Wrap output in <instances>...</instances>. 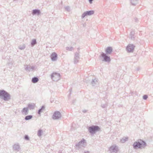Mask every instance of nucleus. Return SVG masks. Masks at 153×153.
<instances>
[{
	"label": "nucleus",
	"instance_id": "nucleus-1",
	"mask_svg": "<svg viewBox=\"0 0 153 153\" xmlns=\"http://www.w3.org/2000/svg\"><path fill=\"white\" fill-rule=\"evenodd\" d=\"M0 98L5 101H8L10 99V95L6 91L0 90Z\"/></svg>",
	"mask_w": 153,
	"mask_h": 153
},
{
	"label": "nucleus",
	"instance_id": "nucleus-2",
	"mask_svg": "<svg viewBox=\"0 0 153 153\" xmlns=\"http://www.w3.org/2000/svg\"><path fill=\"white\" fill-rule=\"evenodd\" d=\"M88 131L91 135H94L97 131H100V128L98 126L92 125L89 127Z\"/></svg>",
	"mask_w": 153,
	"mask_h": 153
},
{
	"label": "nucleus",
	"instance_id": "nucleus-3",
	"mask_svg": "<svg viewBox=\"0 0 153 153\" xmlns=\"http://www.w3.org/2000/svg\"><path fill=\"white\" fill-rule=\"evenodd\" d=\"M102 52L101 53L100 57L102 59V61L109 62L111 61V59L110 56Z\"/></svg>",
	"mask_w": 153,
	"mask_h": 153
},
{
	"label": "nucleus",
	"instance_id": "nucleus-4",
	"mask_svg": "<svg viewBox=\"0 0 153 153\" xmlns=\"http://www.w3.org/2000/svg\"><path fill=\"white\" fill-rule=\"evenodd\" d=\"M60 74L53 72L51 74V78L53 81H57L60 79Z\"/></svg>",
	"mask_w": 153,
	"mask_h": 153
},
{
	"label": "nucleus",
	"instance_id": "nucleus-5",
	"mask_svg": "<svg viewBox=\"0 0 153 153\" xmlns=\"http://www.w3.org/2000/svg\"><path fill=\"white\" fill-rule=\"evenodd\" d=\"M94 13V11L93 10L85 11L82 14L81 18L82 19H83L86 16L92 15H93Z\"/></svg>",
	"mask_w": 153,
	"mask_h": 153
},
{
	"label": "nucleus",
	"instance_id": "nucleus-6",
	"mask_svg": "<svg viewBox=\"0 0 153 153\" xmlns=\"http://www.w3.org/2000/svg\"><path fill=\"white\" fill-rule=\"evenodd\" d=\"M135 47L134 45L129 44L127 46L126 49L128 53L133 52Z\"/></svg>",
	"mask_w": 153,
	"mask_h": 153
},
{
	"label": "nucleus",
	"instance_id": "nucleus-7",
	"mask_svg": "<svg viewBox=\"0 0 153 153\" xmlns=\"http://www.w3.org/2000/svg\"><path fill=\"white\" fill-rule=\"evenodd\" d=\"M61 117V113L58 111H55L52 116V118L53 120H58Z\"/></svg>",
	"mask_w": 153,
	"mask_h": 153
},
{
	"label": "nucleus",
	"instance_id": "nucleus-8",
	"mask_svg": "<svg viewBox=\"0 0 153 153\" xmlns=\"http://www.w3.org/2000/svg\"><path fill=\"white\" fill-rule=\"evenodd\" d=\"M109 150L111 153H117L118 151V147L115 145H112L109 148Z\"/></svg>",
	"mask_w": 153,
	"mask_h": 153
},
{
	"label": "nucleus",
	"instance_id": "nucleus-9",
	"mask_svg": "<svg viewBox=\"0 0 153 153\" xmlns=\"http://www.w3.org/2000/svg\"><path fill=\"white\" fill-rule=\"evenodd\" d=\"M85 143V140L83 138L80 142L76 144V146L78 148H80L82 147H83L84 144Z\"/></svg>",
	"mask_w": 153,
	"mask_h": 153
},
{
	"label": "nucleus",
	"instance_id": "nucleus-10",
	"mask_svg": "<svg viewBox=\"0 0 153 153\" xmlns=\"http://www.w3.org/2000/svg\"><path fill=\"white\" fill-rule=\"evenodd\" d=\"M80 55L79 54V52H76L75 53L74 58V62L75 64L77 63L80 59Z\"/></svg>",
	"mask_w": 153,
	"mask_h": 153
},
{
	"label": "nucleus",
	"instance_id": "nucleus-11",
	"mask_svg": "<svg viewBox=\"0 0 153 153\" xmlns=\"http://www.w3.org/2000/svg\"><path fill=\"white\" fill-rule=\"evenodd\" d=\"M140 140V149H144L147 145L146 143L143 140L139 139Z\"/></svg>",
	"mask_w": 153,
	"mask_h": 153
},
{
	"label": "nucleus",
	"instance_id": "nucleus-12",
	"mask_svg": "<svg viewBox=\"0 0 153 153\" xmlns=\"http://www.w3.org/2000/svg\"><path fill=\"white\" fill-rule=\"evenodd\" d=\"M133 148L134 149H140V140H138L137 141L135 142L133 144Z\"/></svg>",
	"mask_w": 153,
	"mask_h": 153
},
{
	"label": "nucleus",
	"instance_id": "nucleus-13",
	"mask_svg": "<svg viewBox=\"0 0 153 153\" xmlns=\"http://www.w3.org/2000/svg\"><path fill=\"white\" fill-rule=\"evenodd\" d=\"M51 58L53 61H56L57 58V54L55 52L53 53L51 55Z\"/></svg>",
	"mask_w": 153,
	"mask_h": 153
},
{
	"label": "nucleus",
	"instance_id": "nucleus-14",
	"mask_svg": "<svg viewBox=\"0 0 153 153\" xmlns=\"http://www.w3.org/2000/svg\"><path fill=\"white\" fill-rule=\"evenodd\" d=\"M13 149L14 151H16L17 152L19 151L21 149L20 146L18 143L14 144L13 145Z\"/></svg>",
	"mask_w": 153,
	"mask_h": 153
},
{
	"label": "nucleus",
	"instance_id": "nucleus-15",
	"mask_svg": "<svg viewBox=\"0 0 153 153\" xmlns=\"http://www.w3.org/2000/svg\"><path fill=\"white\" fill-rule=\"evenodd\" d=\"M106 54L110 55L113 51V49L111 47H107L106 49L105 50Z\"/></svg>",
	"mask_w": 153,
	"mask_h": 153
},
{
	"label": "nucleus",
	"instance_id": "nucleus-16",
	"mask_svg": "<svg viewBox=\"0 0 153 153\" xmlns=\"http://www.w3.org/2000/svg\"><path fill=\"white\" fill-rule=\"evenodd\" d=\"M41 13L40 10L38 9H35L33 10L32 11V14L33 15H37L38 16Z\"/></svg>",
	"mask_w": 153,
	"mask_h": 153
},
{
	"label": "nucleus",
	"instance_id": "nucleus-17",
	"mask_svg": "<svg viewBox=\"0 0 153 153\" xmlns=\"http://www.w3.org/2000/svg\"><path fill=\"white\" fill-rule=\"evenodd\" d=\"M28 108L27 107H25L23 108L22 110L21 111V112L23 114L26 115L28 114Z\"/></svg>",
	"mask_w": 153,
	"mask_h": 153
},
{
	"label": "nucleus",
	"instance_id": "nucleus-18",
	"mask_svg": "<svg viewBox=\"0 0 153 153\" xmlns=\"http://www.w3.org/2000/svg\"><path fill=\"white\" fill-rule=\"evenodd\" d=\"M35 104L34 103H29L27 105V107L28 109L30 110L33 109L34 108Z\"/></svg>",
	"mask_w": 153,
	"mask_h": 153
},
{
	"label": "nucleus",
	"instance_id": "nucleus-19",
	"mask_svg": "<svg viewBox=\"0 0 153 153\" xmlns=\"http://www.w3.org/2000/svg\"><path fill=\"white\" fill-rule=\"evenodd\" d=\"M39 81V79L37 77H34L32 78L31 82L33 83H36Z\"/></svg>",
	"mask_w": 153,
	"mask_h": 153
},
{
	"label": "nucleus",
	"instance_id": "nucleus-20",
	"mask_svg": "<svg viewBox=\"0 0 153 153\" xmlns=\"http://www.w3.org/2000/svg\"><path fill=\"white\" fill-rule=\"evenodd\" d=\"M97 82V79L95 78L94 79H93L91 82V84L93 86H94L96 83Z\"/></svg>",
	"mask_w": 153,
	"mask_h": 153
},
{
	"label": "nucleus",
	"instance_id": "nucleus-21",
	"mask_svg": "<svg viewBox=\"0 0 153 153\" xmlns=\"http://www.w3.org/2000/svg\"><path fill=\"white\" fill-rule=\"evenodd\" d=\"M128 138L127 137H124L120 140V142L122 143H124L128 140Z\"/></svg>",
	"mask_w": 153,
	"mask_h": 153
},
{
	"label": "nucleus",
	"instance_id": "nucleus-22",
	"mask_svg": "<svg viewBox=\"0 0 153 153\" xmlns=\"http://www.w3.org/2000/svg\"><path fill=\"white\" fill-rule=\"evenodd\" d=\"M45 105H42L41 108L39 109L38 111V114L39 115L41 114V112H42V111L45 110Z\"/></svg>",
	"mask_w": 153,
	"mask_h": 153
},
{
	"label": "nucleus",
	"instance_id": "nucleus-23",
	"mask_svg": "<svg viewBox=\"0 0 153 153\" xmlns=\"http://www.w3.org/2000/svg\"><path fill=\"white\" fill-rule=\"evenodd\" d=\"M138 0H131V3L133 6H135L138 3Z\"/></svg>",
	"mask_w": 153,
	"mask_h": 153
},
{
	"label": "nucleus",
	"instance_id": "nucleus-24",
	"mask_svg": "<svg viewBox=\"0 0 153 153\" xmlns=\"http://www.w3.org/2000/svg\"><path fill=\"white\" fill-rule=\"evenodd\" d=\"M37 44L36 39H33L32 40L31 42V45L32 47H33L35 45Z\"/></svg>",
	"mask_w": 153,
	"mask_h": 153
},
{
	"label": "nucleus",
	"instance_id": "nucleus-25",
	"mask_svg": "<svg viewBox=\"0 0 153 153\" xmlns=\"http://www.w3.org/2000/svg\"><path fill=\"white\" fill-rule=\"evenodd\" d=\"M134 34L135 33L134 31H131L130 34L131 39L132 40L134 39Z\"/></svg>",
	"mask_w": 153,
	"mask_h": 153
},
{
	"label": "nucleus",
	"instance_id": "nucleus-26",
	"mask_svg": "<svg viewBox=\"0 0 153 153\" xmlns=\"http://www.w3.org/2000/svg\"><path fill=\"white\" fill-rule=\"evenodd\" d=\"M33 117V116L32 115H27L25 116V119L26 120H27L31 119Z\"/></svg>",
	"mask_w": 153,
	"mask_h": 153
},
{
	"label": "nucleus",
	"instance_id": "nucleus-27",
	"mask_svg": "<svg viewBox=\"0 0 153 153\" xmlns=\"http://www.w3.org/2000/svg\"><path fill=\"white\" fill-rule=\"evenodd\" d=\"M42 130L40 129L38 131L37 135L38 136L40 137L42 136Z\"/></svg>",
	"mask_w": 153,
	"mask_h": 153
},
{
	"label": "nucleus",
	"instance_id": "nucleus-28",
	"mask_svg": "<svg viewBox=\"0 0 153 153\" xmlns=\"http://www.w3.org/2000/svg\"><path fill=\"white\" fill-rule=\"evenodd\" d=\"M25 46L24 45H20L19 46V48L21 50H23L25 49Z\"/></svg>",
	"mask_w": 153,
	"mask_h": 153
},
{
	"label": "nucleus",
	"instance_id": "nucleus-29",
	"mask_svg": "<svg viewBox=\"0 0 153 153\" xmlns=\"http://www.w3.org/2000/svg\"><path fill=\"white\" fill-rule=\"evenodd\" d=\"M24 139L27 140H30V138L28 135H26L24 136Z\"/></svg>",
	"mask_w": 153,
	"mask_h": 153
},
{
	"label": "nucleus",
	"instance_id": "nucleus-30",
	"mask_svg": "<svg viewBox=\"0 0 153 153\" xmlns=\"http://www.w3.org/2000/svg\"><path fill=\"white\" fill-rule=\"evenodd\" d=\"M25 69L26 71H30L31 69L30 67H28V65H27V67L25 68Z\"/></svg>",
	"mask_w": 153,
	"mask_h": 153
},
{
	"label": "nucleus",
	"instance_id": "nucleus-31",
	"mask_svg": "<svg viewBox=\"0 0 153 153\" xmlns=\"http://www.w3.org/2000/svg\"><path fill=\"white\" fill-rule=\"evenodd\" d=\"M148 98V96L147 95H144L143 97V98L144 100H146Z\"/></svg>",
	"mask_w": 153,
	"mask_h": 153
},
{
	"label": "nucleus",
	"instance_id": "nucleus-32",
	"mask_svg": "<svg viewBox=\"0 0 153 153\" xmlns=\"http://www.w3.org/2000/svg\"><path fill=\"white\" fill-rule=\"evenodd\" d=\"M107 106V105L106 103L105 104H102L101 105V107L103 108H105Z\"/></svg>",
	"mask_w": 153,
	"mask_h": 153
},
{
	"label": "nucleus",
	"instance_id": "nucleus-33",
	"mask_svg": "<svg viewBox=\"0 0 153 153\" xmlns=\"http://www.w3.org/2000/svg\"><path fill=\"white\" fill-rule=\"evenodd\" d=\"M73 48L72 47H71L70 48L68 47H66V50H68L69 51H71L72 50Z\"/></svg>",
	"mask_w": 153,
	"mask_h": 153
},
{
	"label": "nucleus",
	"instance_id": "nucleus-34",
	"mask_svg": "<svg viewBox=\"0 0 153 153\" xmlns=\"http://www.w3.org/2000/svg\"><path fill=\"white\" fill-rule=\"evenodd\" d=\"M70 7L69 6H66L65 7V9L68 11H70Z\"/></svg>",
	"mask_w": 153,
	"mask_h": 153
},
{
	"label": "nucleus",
	"instance_id": "nucleus-35",
	"mask_svg": "<svg viewBox=\"0 0 153 153\" xmlns=\"http://www.w3.org/2000/svg\"><path fill=\"white\" fill-rule=\"evenodd\" d=\"M134 20H135V22H138V19L137 18H135Z\"/></svg>",
	"mask_w": 153,
	"mask_h": 153
},
{
	"label": "nucleus",
	"instance_id": "nucleus-36",
	"mask_svg": "<svg viewBox=\"0 0 153 153\" xmlns=\"http://www.w3.org/2000/svg\"><path fill=\"white\" fill-rule=\"evenodd\" d=\"M89 1V3L90 4H91L92 3L93 1H94V0H88Z\"/></svg>",
	"mask_w": 153,
	"mask_h": 153
},
{
	"label": "nucleus",
	"instance_id": "nucleus-37",
	"mask_svg": "<svg viewBox=\"0 0 153 153\" xmlns=\"http://www.w3.org/2000/svg\"><path fill=\"white\" fill-rule=\"evenodd\" d=\"M35 68V67L33 66H32L31 67L30 69H31L32 70H33Z\"/></svg>",
	"mask_w": 153,
	"mask_h": 153
},
{
	"label": "nucleus",
	"instance_id": "nucleus-38",
	"mask_svg": "<svg viewBox=\"0 0 153 153\" xmlns=\"http://www.w3.org/2000/svg\"><path fill=\"white\" fill-rule=\"evenodd\" d=\"M87 110H83L82 111V112L84 113H86L87 112Z\"/></svg>",
	"mask_w": 153,
	"mask_h": 153
},
{
	"label": "nucleus",
	"instance_id": "nucleus-39",
	"mask_svg": "<svg viewBox=\"0 0 153 153\" xmlns=\"http://www.w3.org/2000/svg\"><path fill=\"white\" fill-rule=\"evenodd\" d=\"M50 101L51 103H53L54 100L53 99H51Z\"/></svg>",
	"mask_w": 153,
	"mask_h": 153
},
{
	"label": "nucleus",
	"instance_id": "nucleus-40",
	"mask_svg": "<svg viewBox=\"0 0 153 153\" xmlns=\"http://www.w3.org/2000/svg\"><path fill=\"white\" fill-rule=\"evenodd\" d=\"M84 153H89V152L88 151H86L84 152Z\"/></svg>",
	"mask_w": 153,
	"mask_h": 153
},
{
	"label": "nucleus",
	"instance_id": "nucleus-41",
	"mask_svg": "<svg viewBox=\"0 0 153 153\" xmlns=\"http://www.w3.org/2000/svg\"><path fill=\"white\" fill-rule=\"evenodd\" d=\"M80 49V48H77L78 51H79V50Z\"/></svg>",
	"mask_w": 153,
	"mask_h": 153
},
{
	"label": "nucleus",
	"instance_id": "nucleus-42",
	"mask_svg": "<svg viewBox=\"0 0 153 153\" xmlns=\"http://www.w3.org/2000/svg\"><path fill=\"white\" fill-rule=\"evenodd\" d=\"M75 102V100H74L73 101V103H74Z\"/></svg>",
	"mask_w": 153,
	"mask_h": 153
},
{
	"label": "nucleus",
	"instance_id": "nucleus-43",
	"mask_svg": "<svg viewBox=\"0 0 153 153\" xmlns=\"http://www.w3.org/2000/svg\"><path fill=\"white\" fill-rule=\"evenodd\" d=\"M71 91H72L71 89H70V93L71 92Z\"/></svg>",
	"mask_w": 153,
	"mask_h": 153
},
{
	"label": "nucleus",
	"instance_id": "nucleus-44",
	"mask_svg": "<svg viewBox=\"0 0 153 153\" xmlns=\"http://www.w3.org/2000/svg\"><path fill=\"white\" fill-rule=\"evenodd\" d=\"M14 1H17L18 0H13Z\"/></svg>",
	"mask_w": 153,
	"mask_h": 153
}]
</instances>
